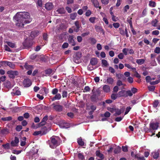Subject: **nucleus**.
<instances>
[{
  "instance_id": "obj_37",
  "label": "nucleus",
  "mask_w": 160,
  "mask_h": 160,
  "mask_svg": "<svg viewBox=\"0 0 160 160\" xmlns=\"http://www.w3.org/2000/svg\"><path fill=\"white\" fill-rule=\"evenodd\" d=\"M63 124L62 125V124H60V127L62 128H68V123L64 122Z\"/></svg>"
},
{
  "instance_id": "obj_13",
  "label": "nucleus",
  "mask_w": 160,
  "mask_h": 160,
  "mask_svg": "<svg viewBox=\"0 0 160 160\" xmlns=\"http://www.w3.org/2000/svg\"><path fill=\"white\" fill-rule=\"evenodd\" d=\"M103 90L106 92H108L110 90L109 86L107 85H105L103 86Z\"/></svg>"
},
{
  "instance_id": "obj_19",
  "label": "nucleus",
  "mask_w": 160,
  "mask_h": 160,
  "mask_svg": "<svg viewBox=\"0 0 160 160\" xmlns=\"http://www.w3.org/2000/svg\"><path fill=\"white\" fill-rule=\"evenodd\" d=\"M159 155V153L158 152H152V155L153 158L155 159H157V158Z\"/></svg>"
},
{
  "instance_id": "obj_4",
  "label": "nucleus",
  "mask_w": 160,
  "mask_h": 160,
  "mask_svg": "<svg viewBox=\"0 0 160 160\" xmlns=\"http://www.w3.org/2000/svg\"><path fill=\"white\" fill-rule=\"evenodd\" d=\"M158 127V123H151L150 124L149 128L151 130H156L157 129Z\"/></svg>"
},
{
  "instance_id": "obj_52",
  "label": "nucleus",
  "mask_w": 160,
  "mask_h": 160,
  "mask_svg": "<svg viewBox=\"0 0 160 160\" xmlns=\"http://www.w3.org/2000/svg\"><path fill=\"white\" fill-rule=\"evenodd\" d=\"M126 93L128 96H131L132 95V93L131 91L130 90H128L126 91Z\"/></svg>"
},
{
  "instance_id": "obj_15",
  "label": "nucleus",
  "mask_w": 160,
  "mask_h": 160,
  "mask_svg": "<svg viewBox=\"0 0 160 160\" xmlns=\"http://www.w3.org/2000/svg\"><path fill=\"white\" fill-rule=\"evenodd\" d=\"M11 94L12 96L19 95L21 94V92L19 90L13 89V92H11Z\"/></svg>"
},
{
  "instance_id": "obj_22",
  "label": "nucleus",
  "mask_w": 160,
  "mask_h": 160,
  "mask_svg": "<svg viewBox=\"0 0 160 160\" xmlns=\"http://www.w3.org/2000/svg\"><path fill=\"white\" fill-rule=\"evenodd\" d=\"M102 66L104 67H107L109 65L107 61L104 59L102 60Z\"/></svg>"
},
{
  "instance_id": "obj_63",
  "label": "nucleus",
  "mask_w": 160,
  "mask_h": 160,
  "mask_svg": "<svg viewBox=\"0 0 160 160\" xmlns=\"http://www.w3.org/2000/svg\"><path fill=\"white\" fill-rule=\"evenodd\" d=\"M118 57L120 59H122L123 58L124 55L122 53H121L118 55Z\"/></svg>"
},
{
  "instance_id": "obj_51",
  "label": "nucleus",
  "mask_w": 160,
  "mask_h": 160,
  "mask_svg": "<svg viewBox=\"0 0 160 160\" xmlns=\"http://www.w3.org/2000/svg\"><path fill=\"white\" fill-rule=\"evenodd\" d=\"M78 157L79 159H81V160H83L84 158L83 154L81 153H79L78 155Z\"/></svg>"
},
{
  "instance_id": "obj_50",
  "label": "nucleus",
  "mask_w": 160,
  "mask_h": 160,
  "mask_svg": "<svg viewBox=\"0 0 160 160\" xmlns=\"http://www.w3.org/2000/svg\"><path fill=\"white\" fill-rule=\"evenodd\" d=\"M118 97L117 95L114 94H112L111 95V98L113 100L116 99Z\"/></svg>"
},
{
  "instance_id": "obj_62",
  "label": "nucleus",
  "mask_w": 160,
  "mask_h": 160,
  "mask_svg": "<svg viewBox=\"0 0 160 160\" xmlns=\"http://www.w3.org/2000/svg\"><path fill=\"white\" fill-rule=\"evenodd\" d=\"M22 128V127L21 125L18 126L16 128V130L17 131H20Z\"/></svg>"
},
{
  "instance_id": "obj_23",
  "label": "nucleus",
  "mask_w": 160,
  "mask_h": 160,
  "mask_svg": "<svg viewBox=\"0 0 160 160\" xmlns=\"http://www.w3.org/2000/svg\"><path fill=\"white\" fill-rule=\"evenodd\" d=\"M48 120V116H45L42 119L41 122L40 123L41 125H43L45 124L46 122Z\"/></svg>"
},
{
  "instance_id": "obj_31",
  "label": "nucleus",
  "mask_w": 160,
  "mask_h": 160,
  "mask_svg": "<svg viewBox=\"0 0 160 160\" xmlns=\"http://www.w3.org/2000/svg\"><path fill=\"white\" fill-rule=\"evenodd\" d=\"M78 142L79 145L82 146L84 144V142L82 141V139L81 138H79L78 139Z\"/></svg>"
},
{
  "instance_id": "obj_28",
  "label": "nucleus",
  "mask_w": 160,
  "mask_h": 160,
  "mask_svg": "<svg viewBox=\"0 0 160 160\" xmlns=\"http://www.w3.org/2000/svg\"><path fill=\"white\" fill-rule=\"evenodd\" d=\"M145 60L142 59H137L136 61L137 63L139 65H141L143 64Z\"/></svg>"
},
{
  "instance_id": "obj_14",
  "label": "nucleus",
  "mask_w": 160,
  "mask_h": 160,
  "mask_svg": "<svg viewBox=\"0 0 160 160\" xmlns=\"http://www.w3.org/2000/svg\"><path fill=\"white\" fill-rule=\"evenodd\" d=\"M98 60L96 58H92L90 60V63L92 65H95L98 63Z\"/></svg>"
},
{
  "instance_id": "obj_49",
  "label": "nucleus",
  "mask_w": 160,
  "mask_h": 160,
  "mask_svg": "<svg viewBox=\"0 0 160 160\" xmlns=\"http://www.w3.org/2000/svg\"><path fill=\"white\" fill-rule=\"evenodd\" d=\"M58 91V90L57 88H54L52 91V93L53 94H57Z\"/></svg>"
},
{
  "instance_id": "obj_9",
  "label": "nucleus",
  "mask_w": 160,
  "mask_h": 160,
  "mask_svg": "<svg viewBox=\"0 0 160 160\" xmlns=\"http://www.w3.org/2000/svg\"><path fill=\"white\" fill-rule=\"evenodd\" d=\"M68 42L70 44H71L72 46H75L76 44L75 42L73 39V37L72 35L69 36L68 38Z\"/></svg>"
},
{
  "instance_id": "obj_56",
  "label": "nucleus",
  "mask_w": 160,
  "mask_h": 160,
  "mask_svg": "<svg viewBox=\"0 0 160 160\" xmlns=\"http://www.w3.org/2000/svg\"><path fill=\"white\" fill-rule=\"evenodd\" d=\"M102 3L105 5L107 4L109 2V0H101Z\"/></svg>"
},
{
  "instance_id": "obj_25",
  "label": "nucleus",
  "mask_w": 160,
  "mask_h": 160,
  "mask_svg": "<svg viewBox=\"0 0 160 160\" xmlns=\"http://www.w3.org/2000/svg\"><path fill=\"white\" fill-rule=\"evenodd\" d=\"M160 102L158 100H155L153 103V106L154 108H157L158 106L160 105Z\"/></svg>"
},
{
  "instance_id": "obj_47",
  "label": "nucleus",
  "mask_w": 160,
  "mask_h": 160,
  "mask_svg": "<svg viewBox=\"0 0 160 160\" xmlns=\"http://www.w3.org/2000/svg\"><path fill=\"white\" fill-rule=\"evenodd\" d=\"M159 33V32L157 30H155L152 32V34L154 35H158Z\"/></svg>"
},
{
  "instance_id": "obj_2",
  "label": "nucleus",
  "mask_w": 160,
  "mask_h": 160,
  "mask_svg": "<svg viewBox=\"0 0 160 160\" xmlns=\"http://www.w3.org/2000/svg\"><path fill=\"white\" fill-rule=\"evenodd\" d=\"M60 139L59 137L52 136L50 140L48 141L50 147L52 148H54L59 145Z\"/></svg>"
},
{
  "instance_id": "obj_3",
  "label": "nucleus",
  "mask_w": 160,
  "mask_h": 160,
  "mask_svg": "<svg viewBox=\"0 0 160 160\" xmlns=\"http://www.w3.org/2000/svg\"><path fill=\"white\" fill-rule=\"evenodd\" d=\"M7 73L9 77L11 78H13L18 74V72L16 71H9Z\"/></svg>"
},
{
  "instance_id": "obj_29",
  "label": "nucleus",
  "mask_w": 160,
  "mask_h": 160,
  "mask_svg": "<svg viewBox=\"0 0 160 160\" xmlns=\"http://www.w3.org/2000/svg\"><path fill=\"white\" fill-rule=\"evenodd\" d=\"M77 16V14L76 13H71L70 15V18L72 20H74Z\"/></svg>"
},
{
  "instance_id": "obj_16",
  "label": "nucleus",
  "mask_w": 160,
  "mask_h": 160,
  "mask_svg": "<svg viewBox=\"0 0 160 160\" xmlns=\"http://www.w3.org/2000/svg\"><path fill=\"white\" fill-rule=\"evenodd\" d=\"M61 98V96L59 93H58L55 95V96L52 98V101H55L56 100H59Z\"/></svg>"
},
{
  "instance_id": "obj_43",
  "label": "nucleus",
  "mask_w": 160,
  "mask_h": 160,
  "mask_svg": "<svg viewBox=\"0 0 160 160\" xmlns=\"http://www.w3.org/2000/svg\"><path fill=\"white\" fill-rule=\"evenodd\" d=\"M5 86L8 88H11L10 82L9 81H7L5 83Z\"/></svg>"
},
{
  "instance_id": "obj_60",
  "label": "nucleus",
  "mask_w": 160,
  "mask_h": 160,
  "mask_svg": "<svg viewBox=\"0 0 160 160\" xmlns=\"http://www.w3.org/2000/svg\"><path fill=\"white\" fill-rule=\"evenodd\" d=\"M52 70L51 69H48L45 71V73L46 74H50L52 73Z\"/></svg>"
},
{
  "instance_id": "obj_64",
  "label": "nucleus",
  "mask_w": 160,
  "mask_h": 160,
  "mask_svg": "<svg viewBox=\"0 0 160 160\" xmlns=\"http://www.w3.org/2000/svg\"><path fill=\"white\" fill-rule=\"evenodd\" d=\"M42 132L40 131L35 132L33 134V135L35 136L39 135L41 134Z\"/></svg>"
},
{
  "instance_id": "obj_35",
  "label": "nucleus",
  "mask_w": 160,
  "mask_h": 160,
  "mask_svg": "<svg viewBox=\"0 0 160 160\" xmlns=\"http://www.w3.org/2000/svg\"><path fill=\"white\" fill-rule=\"evenodd\" d=\"M125 92V91H122L119 92L117 94L118 96V97H120L124 96Z\"/></svg>"
},
{
  "instance_id": "obj_27",
  "label": "nucleus",
  "mask_w": 160,
  "mask_h": 160,
  "mask_svg": "<svg viewBox=\"0 0 160 160\" xmlns=\"http://www.w3.org/2000/svg\"><path fill=\"white\" fill-rule=\"evenodd\" d=\"M6 43L8 45L12 48H14L15 47V43L10 42H6Z\"/></svg>"
},
{
  "instance_id": "obj_21",
  "label": "nucleus",
  "mask_w": 160,
  "mask_h": 160,
  "mask_svg": "<svg viewBox=\"0 0 160 160\" xmlns=\"http://www.w3.org/2000/svg\"><path fill=\"white\" fill-rule=\"evenodd\" d=\"M96 155L97 156L99 157L102 159L104 158V156L102 154L100 153V151H97L96 152Z\"/></svg>"
},
{
  "instance_id": "obj_58",
  "label": "nucleus",
  "mask_w": 160,
  "mask_h": 160,
  "mask_svg": "<svg viewBox=\"0 0 160 160\" xmlns=\"http://www.w3.org/2000/svg\"><path fill=\"white\" fill-rule=\"evenodd\" d=\"M4 48H5V50L6 51H7L8 52H11V50L9 48L7 45H4Z\"/></svg>"
},
{
  "instance_id": "obj_38",
  "label": "nucleus",
  "mask_w": 160,
  "mask_h": 160,
  "mask_svg": "<svg viewBox=\"0 0 160 160\" xmlns=\"http://www.w3.org/2000/svg\"><path fill=\"white\" fill-rule=\"evenodd\" d=\"M89 40L90 41L91 43L92 44H95L97 42L96 39L94 38H89Z\"/></svg>"
},
{
  "instance_id": "obj_30",
  "label": "nucleus",
  "mask_w": 160,
  "mask_h": 160,
  "mask_svg": "<svg viewBox=\"0 0 160 160\" xmlns=\"http://www.w3.org/2000/svg\"><path fill=\"white\" fill-rule=\"evenodd\" d=\"M158 22V21L156 19L153 20L151 22V24L154 27H156L157 24Z\"/></svg>"
},
{
  "instance_id": "obj_53",
  "label": "nucleus",
  "mask_w": 160,
  "mask_h": 160,
  "mask_svg": "<svg viewBox=\"0 0 160 160\" xmlns=\"http://www.w3.org/2000/svg\"><path fill=\"white\" fill-rule=\"evenodd\" d=\"M112 21L114 22H116L118 20V18L114 15H112Z\"/></svg>"
},
{
  "instance_id": "obj_57",
  "label": "nucleus",
  "mask_w": 160,
  "mask_h": 160,
  "mask_svg": "<svg viewBox=\"0 0 160 160\" xmlns=\"http://www.w3.org/2000/svg\"><path fill=\"white\" fill-rule=\"evenodd\" d=\"M68 93L66 91H63L62 93V96L63 98H66L67 96Z\"/></svg>"
},
{
  "instance_id": "obj_54",
  "label": "nucleus",
  "mask_w": 160,
  "mask_h": 160,
  "mask_svg": "<svg viewBox=\"0 0 160 160\" xmlns=\"http://www.w3.org/2000/svg\"><path fill=\"white\" fill-rule=\"evenodd\" d=\"M122 52L124 54L126 55L128 54V48H124L122 50Z\"/></svg>"
},
{
  "instance_id": "obj_20",
  "label": "nucleus",
  "mask_w": 160,
  "mask_h": 160,
  "mask_svg": "<svg viewBox=\"0 0 160 160\" xmlns=\"http://www.w3.org/2000/svg\"><path fill=\"white\" fill-rule=\"evenodd\" d=\"M6 65L12 68H15L14 63L11 62L6 61Z\"/></svg>"
},
{
  "instance_id": "obj_45",
  "label": "nucleus",
  "mask_w": 160,
  "mask_h": 160,
  "mask_svg": "<svg viewBox=\"0 0 160 160\" xmlns=\"http://www.w3.org/2000/svg\"><path fill=\"white\" fill-rule=\"evenodd\" d=\"M154 52L155 53L159 54L160 52V48L158 47H156L154 50Z\"/></svg>"
},
{
  "instance_id": "obj_41",
  "label": "nucleus",
  "mask_w": 160,
  "mask_h": 160,
  "mask_svg": "<svg viewBox=\"0 0 160 160\" xmlns=\"http://www.w3.org/2000/svg\"><path fill=\"white\" fill-rule=\"evenodd\" d=\"M6 65V61L0 62V67H3Z\"/></svg>"
},
{
  "instance_id": "obj_24",
  "label": "nucleus",
  "mask_w": 160,
  "mask_h": 160,
  "mask_svg": "<svg viewBox=\"0 0 160 160\" xmlns=\"http://www.w3.org/2000/svg\"><path fill=\"white\" fill-rule=\"evenodd\" d=\"M107 83L110 84H112L113 82V80L111 77H108L107 79Z\"/></svg>"
},
{
  "instance_id": "obj_18",
  "label": "nucleus",
  "mask_w": 160,
  "mask_h": 160,
  "mask_svg": "<svg viewBox=\"0 0 160 160\" xmlns=\"http://www.w3.org/2000/svg\"><path fill=\"white\" fill-rule=\"evenodd\" d=\"M38 34V32L36 31H33L31 32L30 37L32 38L31 39H33L35 37H36Z\"/></svg>"
},
{
  "instance_id": "obj_46",
  "label": "nucleus",
  "mask_w": 160,
  "mask_h": 160,
  "mask_svg": "<svg viewBox=\"0 0 160 160\" xmlns=\"http://www.w3.org/2000/svg\"><path fill=\"white\" fill-rule=\"evenodd\" d=\"M148 89L150 91H153L155 89V87L153 86H151L148 87Z\"/></svg>"
},
{
  "instance_id": "obj_34",
  "label": "nucleus",
  "mask_w": 160,
  "mask_h": 160,
  "mask_svg": "<svg viewBox=\"0 0 160 160\" xmlns=\"http://www.w3.org/2000/svg\"><path fill=\"white\" fill-rule=\"evenodd\" d=\"M57 11L60 13H64L65 12L64 9L63 8H60L57 10Z\"/></svg>"
},
{
  "instance_id": "obj_8",
  "label": "nucleus",
  "mask_w": 160,
  "mask_h": 160,
  "mask_svg": "<svg viewBox=\"0 0 160 160\" xmlns=\"http://www.w3.org/2000/svg\"><path fill=\"white\" fill-rule=\"evenodd\" d=\"M91 1L95 7L97 8H99V9L101 8V7L99 6V3L98 0H91Z\"/></svg>"
},
{
  "instance_id": "obj_6",
  "label": "nucleus",
  "mask_w": 160,
  "mask_h": 160,
  "mask_svg": "<svg viewBox=\"0 0 160 160\" xmlns=\"http://www.w3.org/2000/svg\"><path fill=\"white\" fill-rule=\"evenodd\" d=\"M131 155L132 156L134 157L135 158L137 159L138 160H144V157L143 156H141L140 154H136V155H134V153L133 152H132L131 153Z\"/></svg>"
},
{
  "instance_id": "obj_39",
  "label": "nucleus",
  "mask_w": 160,
  "mask_h": 160,
  "mask_svg": "<svg viewBox=\"0 0 160 160\" xmlns=\"http://www.w3.org/2000/svg\"><path fill=\"white\" fill-rule=\"evenodd\" d=\"M22 139L23 140L21 141L20 143V145L22 146H23L25 145L26 143L25 141L26 140V138L24 137Z\"/></svg>"
},
{
  "instance_id": "obj_7",
  "label": "nucleus",
  "mask_w": 160,
  "mask_h": 160,
  "mask_svg": "<svg viewBox=\"0 0 160 160\" xmlns=\"http://www.w3.org/2000/svg\"><path fill=\"white\" fill-rule=\"evenodd\" d=\"M45 8L48 10H50L53 8V5L51 2H47L45 5Z\"/></svg>"
},
{
  "instance_id": "obj_12",
  "label": "nucleus",
  "mask_w": 160,
  "mask_h": 160,
  "mask_svg": "<svg viewBox=\"0 0 160 160\" xmlns=\"http://www.w3.org/2000/svg\"><path fill=\"white\" fill-rule=\"evenodd\" d=\"M95 28L97 32H102L103 34H104L103 30L101 27L96 25L95 26Z\"/></svg>"
},
{
  "instance_id": "obj_1",
  "label": "nucleus",
  "mask_w": 160,
  "mask_h": 160,
  "mask_svg": "<svg viewBox=\"0 0 160 160\" xmlns=\"http://www.w3.org/2000/svg\"><path fill=\"white\" fill-rule=\"evenodd\" d=\"M13 19L16 22V25L22 27L24 25V23H29L32 21V19L30 18L29 14L26 12H18L13 17Z\"/></svg>"
},
{
  "instance_id": "obj_36",
  "label": "nucleus",
  "mask_w": 160,
  "mask_h": 160,
  "mask_svg": "<svg viewBox=\"0 0 160 160\" xmlns=\"http://www.w3.org/2000/svg\"><path fill=\"white\" fill-rule=\"evenodd\" d=\"M12 119V118L11 117H8L6 118H2L1 119L3 121H9Z\"/></svg>"
},
{
  "instance_id": "obj_61",
  "label": "nucleus",
  "mask_w": 160,
  "mask_h": 160,
  "mask_svg": "<svg viewBox=\"0 0 160 160\" xmlns=\"http://www.w3.org/2000/svg\"><path fill=\"white\" fill-rule=\"evenodd\" d=\"M128 80L129 83H132L133 82V78L131 77H129L128 78Z\"/></svg>"
},
{
  "instance_id": "obj_26",
  "label": "nucleus",
  "mask_w": 160,
  "mask_h": 160,
  "mask_svg": "<svg viewBox=\"0 0 160 160\" xmlns=\"http://www.w3.org/2000/svg\"><path fill=\"white\" fill-rule=\"evenodd\" d=\"M24 67L25 68L28 70L32 69H33V67L32 66L28 65L27 63L25 64L24 66Z\"/></svg>"
},
{
  "instance_id": "obj_48",
  "label": "nucleus",
  "mask_w": 160,
  "mask_h": 160,
  "mask_svg": "<svg viewBox=\"0 0 160 160\" xmlns=\"http://www.w3.org/2000/svg\"><path fill=\"white\" fill-rule=\"evenodd\" d=\"M146 80L147 82H150L152 80V78L149 76H147L146 77Z\"/></svg>"
},
{
  "instance_id": "obj_42",
  "label": "nucleus",
  "mask_w": 160,
  "mask_h": 160,
  "mask_svg": "<svg viewBox=\"0 0 160 160\" xmlns=\"http://www.w3.org/2000/svg\"><path fill=\"white\" fill-rule=\"evenodd\" d=\"M2 147L5 149H8L10 148V144L9 143H7L5 144H3Z\"/></svg>"
},
{
  "instance_id": "obj_55",
  "label": "nucleus",
  "mask_w": 160,
  "mask_h": 160,
  "mask_svg": "<svg viewBox=\"0 0 160 160\" xmlns=\"http://www.w3.org/2000/svg\"><path fill=\"white\" fill-rule=\"evenodd\" d=\"M75 25L77 28H80L79 23L78 21H77L75 22Z\"/></svg>"
},
{
  "instance_id": "obj_11",
  "label": "nucleus",
  "mask_w": 160,
  "mask_h": 160,
  "mask_svg": "<svg viewBox=\"0 0 160 160\" xmlns=\"http://www.w3.org/2000/svg\"><path fill=\"white\" fill-rule=\"evenodd\" d=\"M54 109L58 111H61L62 110V107L60 105H57L54 106Z\"/></svg>"
},
{
  "instance_id": "obj_59",
  "label": "nucleus",
  "mask_w": 160,
  "mask_h": 160,
  "mask_svg": "<svg viewBox=\"0 0 160 160\" xmlns=\"http://www.w3.org/2000/svg\"><path fill=\"white\" fill-rule=\"evenodd\" d=\"M131 109V108L130 107H127L125 111V115L127 114Z\"/></svg>"
},
{
  "instance_id": "obj_5",
  "label": "nucleus",
  "mask_w": 160,
  "mask_h": 160,
  "mask_svg": "<svg viewBox=\"0 0 160 160\" xmlns=\"http://www.w3.org/2000/svg\"><path fill=\"white\" fill-rule=\"evenodd\" d=\"M31 81L29 79H25L23 81V85L25 87H29L31 85Z\"/></svg>"
},
{
  "instance_id": "obj_32",
  "label": "nucleus",
  "mask_w": 160,
  "mask_h": 160,
  "mask_svg": "<svg viewBox=\"0 0 160 160\" xmlns=\"http://www.w3.org/2000/svg\"><path fill=\"white\" fill-rule=\"evenodd\" d=\"M96 18L95 17H90L89 19V21L92 23H95V20Z\"/></svg>"
},
{
  "instance_id": "obj_33",
  "label": "nucleus",
  "mask_w": 160,
  "mask_h": 160,
  "mask_svg": "<svg viewBox=\"0 0 160 160\" xmlns=\"http://www.w3.org/2000/svg\"><path fill=\"white\" fill-rule=\"evenodd\" d=\"M116 108L108 107L107 108L108 110L112 113L115 112Z\"/></svg>"
},
{
  "instance_id": "obj_10",
  "label": "nucleus",
  "mask_w": 160,
  "mask_h": 160,
  "mask_svg": "<svg viewBox=\"0 0 160 160\" xmlns=\"http://www.w3.org/2000/svg\"><path fill=\"white\" fill-rule=\"evenodd\" d=\"M19 142V139L17 137H15L14 141H12L11 142L12 146L13 147L17 146Z\"/></svg>"
},
{
  "instance_id": "obj_17",
  "label": "nucleus",
  "mask_w": 160,
  "mask_h": 160,
  "mask_svg": "<svg viewBox=\"0 0 160 160\" xmlns=\"http://www.w3.org/2000/svg\"><path fill=\"white\" fill-rule=\"evenodd\" d=\"M123 112V110L121 109H119L118 108H116L115 111V113L114 114L115 116L119 115H120L122 112Z\"/></svg>"
},
{
  "instance_id": "obj_44",
  "label": "nucleus",
  "mask_w": 160,
  "mask_h": 160,
  "mask_svg": "<svg viewBox=\"0 0 160 160\" xmlns=\"http://www.w3.org/2000/svg\"><path fill=\"white\" fill-rule=\"evenodd\" d=\"M113 26L115 28H118L120 26V24L119 23H114L112 24Z\"/></svg>"
},
{
  "instance_id": "obj_40",
  "label": "nucleus",
  "mask_w": 160,
  "mask_h": 160,
  "mask_svg": "<svg viewBox=\"0 0 160 160\" xmlns=\"http://www.w3.org/2000/svg\"><path fill=\"white\" fill-rule=\"evenodd\" d=\"M149 5L152 7H154L156 6V4L154 2L150 1L149 2Z\"/></svg>"
}]
</instances>
